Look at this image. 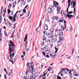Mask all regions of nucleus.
<instances>
[{
	"instance_id": "1",
	"label": "nucleus",
	"mask_w": 79,
	"mask_h": 79,
	"mask_svg": "<svg viewBox=\"0 0 79 79\" xmlns=\"http://www.w3.org/2000/svg\"><path fill=\"white\" fill-rule=\"evenodd\" d=\"M58 5L59 4L58 2L53 1V5L54 7L57 8V11L58 13H60V10H61V9H60V7H58Z\"/></svg>"
},
{
	"instance_id": "2",
	"label": "nucleus",
	"mask_w": 79,
	"mask_h": 79,
	"mask_svg": "<svg viewBox=\"0 0 79 79\" xmlns=\"http://www.w3.org/2000/svg\"><path fill=\"white\" fill-rule=\"evenodd\" d=\"M9 52H15V50L14 49L15 48V45L12 44H9Z\"/></svg>"
},
{
	"instance_id": "3",
	"label": "nucleus",
	"mask_w": 79,
	"mask_h": 79,
	"mask_svg": "<svg viewBox=\"0 0 79 79\" xmlns=\"http://www.w3.org/2000/svg\"><path fill=\"white\" fill-rule=\"evenodd\" d=\"M30 64L31 68V70L34 71V62H31V63L29 64V62H28L27 64V66H29V65Z\"/></svg>"
},
{
	"instance_id": "4",
	"label": "nucleus",
	"mask_w": 79,
	"mask_h": 79,
	"mask_svg": "<svg viewBox=\"0 0 79 79\" xmlns=\"http://www.w3.org/2000/svg\"><path fill=\"white\" fill-rule=\"evenodd\" d=\"M13 52H9V55L10 56V60H12V57H14V56H15V52H13L12 53V55L11 54V53H12Z\"/></svg>"
},
{
	"instance_id": "5",
	"label": "nucleus",
	"mask_w": 79,
	"mask_h": 79,
	"mask_svg": "<svg viewBox=\"0 0 79 79\" xmlns=\"http://www.w3.org/2000/svg\"><path fill=\"white\" fill-rule=\"evenodd\" d=\"M65 69L68 72H69V70L68 69H65V68H63L61 70V71L59 73V74H60L61 73H63V71H65Z\"/></svg>"
},
{
	"instance_id": "6",
	"label": "nucleus",
	"mask_w": 79,
	"mask_h": 79,
	"mask_svg": "<svg viewBox=\"0 0 79 79\" xmlns=\"http://www.w3.org/2000/svg\"><path fill=\"white\" fill-rule=\"evenodd\" d=\"M55 36L56 37H57L58 36V30H56V32L55 33Z\"/></svg>"
},
{
	"instance_id": "7",
	"label": "nucleus",
	"mask_w": 79,
	"mask_h": 79,
	"mask_svg": "<svg viewBox=\"0 0 79 79\" xmlns=\"http://www.w3.org/2000/svg\"><path fill=\"white\" fill-rule=\"evenodd\" d=\"M67 18L71 19V18L73 17V15H70L69 14H67Z\"/></svg>"
},
{
	"instance_id": "8",
	"label": "nucleus",
	"mask_w": 79,
	"mask_h": 79,
	"mask_svg": "<svg viewBox=\"0 0 79 79\" xmlns=\"http://www.w3.org/2000/svg\"><path fill=\"white\" fill-rule=\"evenodd\" d=\"M44 29L45 31H46L48 29V25L47 24H46L44 26Z\"/></svg>"
},
{
	"instance_id": "9",
	"label": "nucleus",
	"mask_w": 79,
	"mask_h": 79,
	"mask_svg": "<svg viewBox=\"0 0 79 79\" xmlns=\"http://www.w3.org/2000/svg\"><path fill=\"white\" fill-rule=\"evenodd\" d=\"M50 56L51 57H53L52 58H55V53H53L52 54V53H51L50 54Z\"/></svg>"
},
{
	"instance_id": "10",
	"label": "nucleus",
	"mask_w": 79,
	"mask_h": 79,
	"mask_svg": "<svg viewBox=\"0 0 79 79\" xmlns=\"http://www.w3.org/2000/svg\"><path fill=\"white\" fill-rule=\"evenodd\" d=\"M63 21H64V20H63V17L61 18L59 20V22L60 23H63Z\"/></svg>"
},
{
	"instance_id": "11",
	"label": "nucleus",
	"mask_w": 79,
	"mask_h": 79,
	"mask_svg": "<svg viewBox=\"0 0 79 79\" xmlns=\"http://www.w3.org/2000/svg\"><path fill=\"white\" fill-rule=\"evenodd\" d=\"M32 74V76H31L30 78V79H32L34 78V76H35V74L33 73L32 72L31 73Z\"/></svg>"
},
{
	"instance_id": "12",
	"label": "nucleus",
	"mask_w": 79,
	"mask_h": 79,
	"mask_svg": "<svg viewBox=\"0 0 79 79\" xmlns=\"http://www.w3.org/2000/svg\"><path fill=\"white\" fill-rule=\"evenodd\" d=\"M52 9L50 8H48V11L49 13H52Z\"/></svg>"
},
{
	"instance_id": "13",
	"label": "nucleus",
	"mask_w": 79,
	"mask_h": 79,
	"mask_svg": "<svg viewBox=\"0 0 79 79\" xmlns=\"http://www.w3.org/2000/svg\"><path fill=\"white\" fill-rule=\"evenodd\" d=\"M73 75L74 76H79V75H78V74H77V73L76 72H75L73 73Z\"/></svg>"
},
{
	"instance_id": "14",
	"label": "nucleus",
	"mask_w": 79,
	"mask_h": 79,
	"mask_svg": "<svg viewBox=\"0 0 79 79\" xmlns=\"http://www.w3.org/2000/svg\"><path fill=\"white\" fill-rule=\"evenodd\" d=\"M16 4V2H14L13 3V6L12 8H15V5Z\"/></svg>"
},
{
	"instance_id": "15",
	"label": "nucleus",
	"mask_w": 79,
	"mask_h": 79,
	"mask_svg": "<svg viewBox=\"0 0 79 79\" xmlns=\"http://www.w3.org/2000/svg\"><path fill=\"white\" fill-rule=\"evenodd\" d=\"M58 45H60L61 44V40H58L57 42Z\"/></svg>"
},
{
	"instance_id": "16",
	"label": "nucleus",
	"mask_w": 79,
	"mask_h": 79,
	"mask_svg": "<svg viewBox=\"0 0 79 79\" xmlns=\"http://www.w3.org/2000/svg\"><path fill=\"white\" fill-rule=\"evenodd\" d=\"M57 41V38H56L55 39H53L52 40V42H56Z\"/></svg>"
},
{
	"instance_id": "17",
	"label": "nucleus",
	"mask_w": 79,
	"mask_h": 79,
	"mask_svg": "<svg viewBox=\"0 0 79 79\" xmlns=\"http://www.w3.org/2000/svg\"><path fill=\"white\" fill-rule=\"evenodd\" d=\"M73 0L71 2V5H72V4H73V3H76V0Z\"/></svg>"
},
{
	"instance_id": "18",
	"label": "nucleus",
	"mask_w": 79,
	"mask_h": 79,
	"mask_svg": "<svg viewBox=\"0 0 79 79\" xmlns=\"http://www.w3.org/2000/svg\"><path fill=\"white\" fill-rule=\"evenodd\" d=\"M24 0H22V5L23 4V5H25V4H26V2H24Z\"/></svg>"
},
{
	"instance_id": "19",
	"label": "nucleus",
	"mask_w": 79,
	"mask_h": 79,
	"mask_svg": "<svg viewBox=\"0 0 79 79\" xmlns=\"http://www.w3.org/2000/svg\"><path fill=\"white\" fill-rule=\"evenodd\" d=\"M27 35H26L24 40V42H26V40H27Z\"/></svg>"
},
{
	"instance_id": "20",
	"label": "nucleus",
	"mask_w": 79,
	"mask_h": 79,
	"mask_svg": "<svg viewBox=\"0 0 79 79\" xmlns=\"http://www.w3.org/2000/svg\"><path fill=\"white\" fill-rule=\"evenodd\" d=\"M50 37H51L50 32H49V33L48 34V38H50Z\"/></svg>"
},
{
	"instance_id": "21",
	"label": "nucleus",
	"mask_w": 79,
	"mask_h": 79,
	"mask_svg": "<svg viewBox=\"0 0 79 79\" xmlns=\"http://www.w3.org/2000/svg\"><path fill=\"white\" fill-rule=\"evenodd\" d=\"M23 55H22L21 56V58H24V56H25V52H23Z\"/></svg>"
},
{
	"instance_id": "22",
	"label": "nucleus",
	"mask_w": 79,
	"mask_h": 79,
	"mask_svg": "<svg viewBox=\"0 0 79 79\" xmlns=\"http://www.w3.org/2000/svg\"><path fill=\"white\" fill-rule=\"evenodd\" d=\"M10 44H11L12 45V44L14 46V45H15V44H14V43L12 42V40H10Z\"/></svg>"
},
{
	"instance_id": "23",
	"label": "nucleus",
	"mask_w": 79,
	"mask_h": 79,
	"mask_svg": "<svg viewBox=\"0 0 79 79\" xmlns=\"http://www.w3.org/2000/svg\"><path fill=\"white\" fill-rule=\"evenodd\" d=\"M71 5V8H74L73 13H75V8H74V6L73 7V5L72 4Z\"/></svg>"
},
{
	"instance_id": "24",
	"label": "nucleus",
	"mask_w": 79,
	"mask_h": 79,
	"mask_svg": "<svg viewBox=\"0 0 79 79\" xmlns=\"http://www.w3.org/2000/svg\"><path fill=\"white\" fill-rule=\"evenodd\" d=\"M9 19H10V20H11V21H13V19H12V18H13V17L11 16H10L8 17Z\"/></svg>"
},
{
	"instance_id": "25",
	"label": "nucleus",
	"mask_w": 79,
	"mask_h": 79,
	"mask_svg": "<svg viewBox=\"0 0 79 79\" xmlns=\"http://www.w3.org/2000/svg\"><path fill=\"white\" fill-rule=\"evenodd\" d=\"M43 33L44 35H46L47 34V31H44Z\"/></svg>"
},
{
	"instance_id": "26",
	"label": "nucleus",
	"mask_w": 79,
	"mask_h": 79,
	"mask_svg": "<svg viewBox=\"0 0 79 79\" xmlns=\"http://www.w3.org/2000/svg\"><path fill=\"white\" fill-rule=\"evenodd\" d=\"M47 70L48 71H50L52 70V68L51 67H49L48 69Z\"/></svg>"
},
{
	"instance_id": "27",
	"label": "nucleus",
	"mask_w": 79,
	"mask_h": 79,
	"mask_svg": "<svg viewBox=\"0 0 79 79\" xmlns=\"http://www.w3.org/2000/svg\"><path fill=\"white\" fill-rule=\"evenodd\" d=\"M4 33L5 36H8V34H7V33L6 32V31H4Z\"/></svg>"
},
{
	"instance_id": "28",
	"label": "nucleus",
	"mask_w": 79,
	"mask_h": 79,
	"mask_svg": "<svg viewBox=\"0 0 79 79\" xmlns=\"http://www.w3.org/2000/svg\"><path fill=\"white\" fill-rule=\"evenodd\" d=\"M64 26H61V29H63V30H62V31H63L64 30Z\"/></svg>"
},
{
	"instance_id": "29",
	"label": "nucleus",
	"mask_w": 79,
	"mask_h": 79,
	"mask_svg": "<svg viewBox=\"0 0 79 79\" xmlns=\"http://www.w3.org/2000/svg\"><path fill=\"white\" fill-rule=\"evenodd\" d=\"M49 31H50V32H53V28L50 29V30H49Z\"/></svg>"
},
{
	"instance_id": "30",
	"label": "nucleus",
	"mask_w": 79,
	"mask_h": 79,
	"mask_svg": "<svg viewBox=\"0 0 79 79\" xmlns=\"http://www.w3.org/2000/svg\"><path fill=\"white\" fill-rule=\"evenodd\" d=\"M72 53V55H73V52H74V49L73 48H72L71 49Z\"/></svg>"
},
{
	"instance_id": "31",
	"label": "nucleus",
	"mask_w": 79,
	"mask_h": 79,
	"mask_svg": "<svg viewBox=\"0 0 79 79\" xmlns=\"http://www.w3.org/2000/svg\"><path fill=\"white\" fill-rule=\"evenodd\" d=\"M11 4H9V5L8 6V8H10L9 9H10L11 8Z\"/></svg>"
},
{
	"instance_id": "32",
	"label": "nucleus",
	"mask_w": 79,
	"mask_h": 79,
	"mask_svg": "<svg viewBox=\"0 0 79 79\" xmlns=\"http://www.w3.org/2000/svg\"><path fill=\"white\" fill-rule=\"evenodd\" d=\"M59 39L60 40H62V41H63V40H64V39L63 38V37L59 38Z\"/></svg>"
},
{
	"instance_id": "33",
	"label": "nucleus",
	"mask_w": 79,
	"mask_h": 79,
	"mask_svg": "<svg viewBox=\"0 0 79 79\" xmlns=\"http://www.w3.org/2000/svg\"><path fill=\"white\" fill-rule=\"evenodd\" d=\"M47 45H45L44 47V49H45V50L44 49V51H45V50H46V49H47Z\"/></svg>"
},
{
	"instance_id": "34",
	"label": "nucleus",
	"mask_w": 79,
	"mask_h": 79,
	"mask_svg": "<svg viewBox=\"0 0 79 79\" xmlns=\"http://www.w3.org/2000/svg\"><path fill=\"white\" fill-rule=\"evenodd\" d=\"M46 52H48L47 53V54H48V53H49L50 52V51L49 50H47L46 51Z\"/></svg>"
},
{
	"instance_id": "35",
	"label": "nucleus",
	"mask_w": 79,
	"mask_h": 79,
	"mask_svg": "<svg viewBox=\"0 0 79 79\" xmlns=\"http://www.w3.org/2000/svg\"><path fill=\"white\" fill-rule=\"evenodd\" d=\"M43 40H45V39H46V38L45 37V36L44 35H43Z\"/></svg>"
},
{
	"instance_id": "36",
	"label": "nucleus",
	"mask_w": 79,
	"mask_h": 79,
	"mask_svg": "<svg viewBox=\"0 0 79 79\" xmlns=\"http://www.w3.org/2000/svg\"><path fill=\"white\" fill-rule=\"evenodd\" d=\"M16 20V19L15 17L13 18V22H15V21Z\"/></svg>"
},
{
	"instance_id": "37",
	"label": "nucleus",
	"mask_w": 79,
	"mask_h": 79,
	"mask_svg": "<svg viewBox=\"0 0 79 79\" xmlns=\"http://www.w3.org/2000/svg\"><path fill=\"white\" fill-rule=\"evenodd\" d=\"M42 54L44 56H45V52H44L43 51L42 52Z\"/></svg>"
},
{
	"instance_id": "38",
	"label": "nucleus",
	"mask_w": 79,
	"mask_h": 79,
	"mask_svg": "<svg viewBox=\"0 0 79 79\" xmlns=\"http://www.w3.org/2000/svg\"><path fill=\"white\" fill-rule=\"evenodd\" d=\"M68 4H71V0H68Z\"/></svg>"
},
{
	"instance_id": "39",
	"label": "nucleus",
	"mask_w": 79,
	"mask_h": 79,
	"mask_svg": "<svg viewBox=\"0 0 79 79\" xmlns=\"http://www.w3.org/2000/svg\"><path fill=\"white\" fill-rule=\"evenodd\" d=\"M50 43V40H49V41H48V45H49Z\"/></svg>"
},
{
	"instance_id": "40",
	"label": "nucleus",
	"mask_w": 79,
	"mask_h": 79,
	"mask_svg": "<svg viewBox=\"0 0 79 79\" xmlns=\"http://www.w3.org/2000/svg\"><path fill=\"white\" fill-rule=\"evenodd\" d=\"M55 19H56V21H58V17H55Z\"/></svg>"
},
{
	"instance_id": "41",
	"label": "nucleus",
	"mask_w": 79,
	"mask_h": 79,
	"mask_svg": "<svg viewBox=\"0 0 79 79\" xmlns=\"http://www.w3.org/2000/svg\"><path fill=\"white\" fill-rule=\"evenodd\" d=\"M23 13H26V9H24L23 10Z\"/></svg>"
},
{
	"instance_id": "42",
	"label": "nucleus",
	"mask_w": 79,
	"mask_h": 79,
	"mask_svg": "<svg viewBox=\"0 0 79 79\" xmlns=\"http://www.w3.org/2000/svg\"><path fill=\"white\" fill-rule=\"evenodd\" d=\"M2 21V16H1V18L0 19V24H1Z\"/></svg>"
},
{
	"instance_id": "43",
	"label": "nucleus",
	"mask_w": 79,
	"mask_h": 79,
	"mask_svg": "<svg viewBox=\"0 0 79 79\" xmlns=\"http://www.w3.org/2000/svg\"><path fill=\"white\" fill-rule=\"evenodd\" d=\"M59 35H63V32H62V31L60 32L59 33Z\"/></svg>"
},
{
	"instance_id": "44",
	"label": "nucleus",
	"mask_w": 79,
	"mask_h": 79,
	"mask_svg": "<svg viewBox=\"0 0 79 79\" xmlns=\"http://www.w3.org/2000/svg\"><path fill=\"white\" fill-rule=\"evenodd\" d=\"M41 44H42V46H44V41H43L42 42V43H41Z\"/></svg>"
},
{
	"instance_id": "45",
	"label": "nucleus",
	"mask_w": 79,
	"mask_h": 79,
	"mask_svg": "<svg viewBox=\"0 0 79 79\" xmlns=\"http://www.w3.org/2000/svg\"><path fill=\"white\" fill-rule=\"evenodd\" d=\"M63 73L64 74H67V71H65V70H64Z\"/></svg>"
},
{
	"instance_id": "46",
	"label": "nucleus",
	"mask_w": 79,
	"mask_h": 79,
	"mask_svg": "<svg viewBox=\"0 0 79 79\" xmlns=\"http://www.w3.org/2000/svg\"><path fill=\"white\" fill-rule=\"evenodd\" d=\"M27 43L26 44V42L25 44V45H26L25 49H26V48H27Z\"/></svg>"
},
{
	"instance_id": "47",
	"label": "nucleus",
	"mask_w": 79,
	"mask_h": 79,
	"mask_svg": "<svg viewBox=\"0 0 79 79\" xmlns=\"http://www.w3.org/2000/svg\"><path fill=\"white\" fill-rule=\"evenodd\" d=\"M57 79H61V78L60 77H58V76H57Z\"/></svg>"
},
{
	"instance_id": "48",
	"label": "nucleus",
	"mask_w": 79,
	"mask_h": 79,
	"mask_svg": "<svg viewBox=\"0 0 79 79\" xmlns=\"http://www.w3.org/2000/svg\"><path fill=\"white\" fill-rule=\"evenodd\" d=\"M29 71L30 70H28V71H27L26 72V74H28V73H29Z\"/></svg>"
},
{
	"instance_id": "49",
	"label": "nucleus",
	"mask_w": 79,
	"mask_h": 79,
	"mask_svg": "<svg viewBox=\"0 0 79 79\" xmlns=\"http://www.w3.org/2000/svg\"><path fill=\"white\" fill-rule=\"evenodd\" d=\"M8 12H9V13H11V11H10V9H8L7 11H8Z\"/></svg>"
},
{
	"instance_id": "50",
	"label": "nucleus",
	"mask_w": 79,
	"mask_h": 79,
	"mask_svg": "<svg viewBox=\"0 0 79 79\" xmlns=\"http://www.w3.org/2000/svg\"><path fill=\"white\" fill-rule=\"evenodd\" d=\"M46 57H47V58H49V56L48 54H46V56H45Z\"/></svg>"
},
{
	"instance_id": "51",
	"label": "nucleus",
	"mask_w": 79,
	"mask_h": 79,
	"mask_svg": "<svg viewBox=\"0 0 79 79\" xmlns=\"http://www.w3.org/2000/svg\"><path fill=\"white\" fill-rule=\"evenodd\" d=\"M36 77V76H35V75H34L33 79H35V77Z\"/></svg>"
},
{
	"instance_id": "52",
	"label": "nucleus",
	"mask_w": 79,
	"mask_h": 79,
	"mask_svg": "<svg viewBox=\"0 0 79 79\" xmlns=\"http://www.w3.org/2000/svg\"><path fill=\"white\" fill-rule=\"evenodd\" d=\"M62 36H63V35H61L59 34V38H60L61 37H62Z\"/></svg>"
},
{
	"instance_id": "53",
	"label": "nucleus",
	"mask_w": 79,
	"mask_h": 79,
	"mask_svg": "<svg viewBox=\"0 0 79 79\" xmlns=\"http://www.w3.org/2000/svg\"><path fill=\"white\" fill-rule=\"evenodd\" d=\"M73 6L74 7L76 6V3H73Z\"/></svg>"
},
{
	"instance_id": "54",
	"label": "nucleus",
	"mask_w": 79,
	"mask_h": 79,
	"mask_svg": "<svg viewBox=\"0 0 79 79\" xmlns=\"http://www.w3.org/2000/svg\"><path fill=\"white\" fill-rule=\"evenodd\" d=\"M7 79V77H6V75H5L4 76V79Z\"/></svg>"
},
{
	"instance_id": "55",
	"label": "nucleus",
	"mask_w": 79,
	"mask_h": 79,
	"mask_svg": "<svg viewBox=\"0 0 79 79\" xmlns=\"http://www.w3.org/2000/svg\"><path fill=\"white\" fill-rule=\"evenodd\" d=\"M10 62H11L12 63V64H14V62H13V60H10Z\"/></svg>"
},
{
	"instance_id": "56",
	"label": "nucleus",
	"mask_w": 79,
	"mask_h": 79,
	"mask_svg": "<svg viewBox=\"0 0 79 79\" xmlns=\"http://www.w3.org/2000/svg\"><path fill=\"white\" fill-rule=\"evenodd\" d=\"M16 16H17V15H16V14H14V17L13 18H16Z\"/></svg>"
},
{
	"instance_id": "57",
	"label": "nucleus",
	"mask_w": 79,
	"mask_h": 79,
	"mask_svg": "<svg viewBox=\"0 0 79 79\" xmlns=\"http://www.w3.org/2000/svg\"><path fill=\"white\" fill-rule=\"evenodd\" d=\"M46 74H47V73H44V74L43 75V77H44V76H45V75H46Z\"/></svg>"
},
{
	"instance_id": "58",
	"label": "nucleus",
	"mask_w": 79,
	"mask_h": 79,
	"mask_svg": "<svg viewBox=\"0 0 79 79\" xmlns=\"http://www.w3.org/2000/svg\"><path fill=\"white\" fill-rule=\"evenodd\" d=\"M15 18L16 19V20L18 19V16L15 17Z\"/></svg>"
},
{
	"instance_id": "59",
	"label": "nucleus",
	"mask_w": 79,
	"mask_h": 79,
	"mask_svg": "<svg viewBox=\"0 0 79 79\" xmlns=\"http://www.w3.org/2000/svg\"><path fill=\"white\" fill-rule=\"evenodd\" d=\"M53 35H51V36L50 37V38L51 39L52 38H53Z\"/></svg>"
},
{
	"instance_id": "60",
	"label": "nucleus",
	"mask_w": 79,
	"mask_h": 79,
	"mask_svg": "<svg viewBox=\"0 0 79 79\" xmlns=\"http://www.w3.org/2000/svg\"><path fill=\"white\" fill-rule=\"evenodd\" d=\"M53 43H51V44H50V46H52V47H53Z\"/></svg>"
},
{
	"instance_id": "61",
	"label": "nucleus",
	"mask_w": 79,
	"mask_h": 79,
	"mask_svg": "<svg viewBox=\"0 0 79 79\" xmlns=\"http://www.w3.org/2000/svg\"><path fill=\"white\" fill-rule=\"evenodd\" d=\"M55 49L56 50V51H58V48H56V47H55Z\"/></svg>"
},
{
	"instance_id": "62",
	"label": "nucleus",
	"mask_w": 79,
	"mask_h": 79,
	"mask_svg": "<svg viewBox=\"0 0 79 79\" xmlns=\"http://www.w3.org/2000/svg\"><path fill=\"white\" fill-rule=\"evenodd\" d=\"M29 48H27L26 49V51L27 52H28V51H29Z\"/></svg>"
},
{
	"instance_id": "63",
	"label": "nucleus",
	"mask_w": 79,
	"mask_h": 79,
	"mask_svg": "<svg viewBox=\"0 0 79 79\" xmlns=\"http://www.w3.org/2000/svg\"><path fill=\"white\" fill-rule=\"evenodd\" d=\"M55 17H53L52 18V20L53 21H55Z\"/></svg>"
},
{
	"instance_id": "64",
	"label": "nucleus",
	"mask_w": 79,
	"mask_h": 79,
	"mask_svg": "<svg viewBox=\"0 0 79 79\" xmlns=\"http://www.w3.org/2000/svg\"><path fill=\"white\" fill-rule=\"evenodd\" d=\"M46 20L48 22H49V21L48 20V18H47L46 19Z\"/></svg>"
}]
</instances>
